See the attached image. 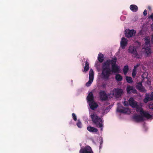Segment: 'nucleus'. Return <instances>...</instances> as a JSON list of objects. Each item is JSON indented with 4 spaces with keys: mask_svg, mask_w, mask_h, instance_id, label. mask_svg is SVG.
Returning a JSON list of instances; mask_svg holds the SVG:
<instances>
[{
    "mask_svg": "<svg viewBox=\"0 0 153 153\" xmlns=\"http://www.w3.org/2000/svg\"><path fill=\"white\" fill-rule=\"evenodd\" d=\"M106 70L104 69V68L102 69V75L104 79H108L111 74V72L114 73H118L120 71V68L117 64L112 65L111 69L110 67V71L108 72H106Z\"/></svg>",
    "mask_w": 153,
    "mask_h": 153,
    "instance_id": "nucleus-1",
    "label": "nucleus"
},
{
    "mask_svg": "<svg viewBox=\"0 0 153 153\" xmlns=\"http://www.w3.org/2000/svg\"><path fill=\"white\" fill-rule=\"evenodd\" d=\"M90 116L93 124L96 127L100 128L101 130L102 131L103 121L101 118L94 114H91Z\"/></svg>",
    "mask_w": 153,
    "mask_h": 153,
    "instance_id": "nucleus-2",
    "label": "nucleus"
},
{
    "mask_svg": "<svg viewBox=\"0 0 153 153\" xmlns=\"http://www.w3.org/2000/svg\"><path fill=\"white\" fill-rule=\"evenodd\" d=\"M117 59V58L115 57L113 58L111 60L108 59L107 60L102 63V69L104 68L105 70H106V72H108L110 70V64H111V65H116Z\"/></svg>",
    "mask_w": 153,
    "mask_h": 153,
    "instance_id": "nucleus-3",
    "label": "nucleus"
},
{
    "mask_svg": "<svg viewBox=\"0 0 153 153\" xmlns=\"http://www.w3.org/2000/svg\"><path fill=\"white\" fill-rule=\"evenodd\" d=\"M128 51L129 53H132L134 55V57L136 58L137 59L139 58V56L137 53L136 46L134 45L130 46L128 48Z\"/></svg>",
    "mask_w": 153,
    "mask_h": 153,
    "instance_id": "nucleus-4",
    "label": "nucleus"
},
{
    "mask_svg": "<svg viewBox=\"0 0 153 153\" xmlns=\"http://www.w3.org/2000/svg\"><path fill=\"white\" fill-rule=\"evenodd\" d=\"M128 102L130 105L132 107L136 108L137 109L140 108V106L137 104V102L135 101L133 98L130 97L128 100Z\"/></svg>",
    "mask_w": 153,
    "mask_h": 153,
    "instance_id": "nucleus-5",
    "label": "nucleus"
},
{
    "mask_svg": "<svg viewBox=\"0 0 153 153\" xmlns=\"http://www.w3.org/2000/svg\"><path fill=\"white\" fill-rule=\"evenodd\" d=\"M125 33L126 36L129 38L134 36L136 31L133 29L130 30L129 29H127L125 30Z\"/></svg>",
    "mask_w": 153,
    "mask_h": 153,
    "instance_id": "nucleus-6",
    "label": "nucleus"
},
{
    "mask_svg": "<svg viewBox=\"0 0 153 153\" xmlns=\"http://www.w3.org/2000/svg\"><path fill=\"white\" fill-rule=\"evenodd\" d=\"M79 152V153H94L91 148L89 146L81 148Z\"/></svg>",
    "mask_w": 153,
    "mask_h": 153,
    "instance_id": "nucleus-7",
    "label": "nucleus"
},
{
    "mask_svg": "<svg viewBox=\"0 0 153 153\" xmlns=\"http://www.w3.org/2000/svg\"><path fill=\"white\" fill-rule=\"evenodd\" d=\"M123 93V90L118 88H114L113 91V94L115 97H120Z\"/></svg>",
    "mask_w": 153,
    "mask_h": 153,
    "instance_id": "nucleus-8",
    "label": "nucleus"
},
{
    "mask_svg": "<svg viewBox=\"0 0 153 153\" xmlns=\"http://www.w3.org/2000/svg\"><path fill=\"white\" fill-rule=\"evenodd\" d=\"M136 87L140 92L145 93L146 91V90L145 89L144 87L143 86L142 82H140L137 83L136 84Z\"/></svg>",
    "mask_w": 153,
    "mask_h": 153,
    "instance_id": "nucleus-9",
    "label": "nucleus"
},
{
    "mask_svg": "<svg viewBox=\"0 0 153 153\" xmlns=\"http://www.w3.org/2000/svg\"><path fill=\"white\" fill-rule=\"evenodd\" d=\"M100 99L102 101H105L108 99V97L105 91H100L99 93Z\"/></svg>",
    "mask_w": 153,
    "mask_h": 153,
    "instance_id": "nucleus-10",
    "label": "nucleus"
},
{
    "mask_svg": "<svg viewBox=\"0 0 153 153\" xmlns=\"http://www.w3.org/2000/svg\"><path fill=\"white\" fill-rule=\"evenodd\" d=\"M122 109H118L117 111L119 112L125 114H129L131 113V111L128 108L123 107H122Z\"/></svg>",
    "mask_w": 153,
    "mask_h": 153,
    "instance_id": "nucleus-11",
    "label": "nucleus"
},
{
    "mask_svg": "<svg viewBox=\"0 0 153 153\" xmlns=\"http://www.w3.org/2000/svg\"><path fill=\"white\" fill-rule=\"evenodd\" d=\"M128 40L123 37L120 41V46L123 49H124L128 44Z\"/></svg>",
    "mask_w": 153,
    "mask_h": 153,
    "instance_id": "nucleus-12",
    "label": "nucleus"
},
{
    "mask_svg": "<svg viewBox=\"0 0 153 153\" xmlns=\"http://www.w3.org/2000/svg\"><path fill=\"white\" fill-rule=\"evenodd\" d=\"M153 100V92H152L151 94L149 95L146 94L144 99L143 101L145 103H147L148 101Z\"/></svg>",
    "mask_w": 153,
    "mask_h": 153,
    "instance_id": "nucleus-13",
    "label": "nucleus"
},
{
    "mask_svg": "<svg viewBox=\"0 0 153 153\" xmlns=\"http://www.w3.org/2000/svg\"><path fill=\"white\" fill-rule=\"evenodd\" d=\"M133 118L137 122H140L143 120V116L137 114L134 115L133 117Z\"/></svg>",
    "mask_w": 153,
    "mask_h": 153,
    "instance_id": "nucleus-14",
    "label": "nucleus"
},
{
    "mask_svg": "<svg viewBox=\"0 0 153 153\" xmlns=\"http://www.w3.org/2000/svg\"><path fill=\"white\" fill-rule=\"evenodd\" d=\"M89 106L90 108L92 110H94L98 107V105L94 101L89 102Z\"/></svg>",
    "mask_w": 153,
    "mask_h": 153,
    "instance_id": "nucleus-15",
    "label": "nucleus"
},
{
    "mask_svg": "<svg viewBox=\"0 0 153 153\" xmlns=\"http://www.w3.org/2000/svg\"><path fill=\"white\" fill-rule=\"evenodd\" d=\"M87 100L88 102H89L94 101V97L92 92L89 93L87 97Z\"/></svg>",
    "mask_w": 153,
    "mask_h": 153,
    "instance_id": "nucleus-16",
    "label": "nucleus"
},
{
    "mask_svg": "<svg viewBox=\"0 0 153 153\" xmlns=\"http://www.w3.org/2000/svg\"><path fill=\"white\" fill-rule=\"evenodd\" d=\"M87 129L90 132L92 133H97L98 131V130L97 128L90 126L87 127Z\"/></svg>",
    "mask_w": 153,
    "mask_h": 153,
    "instance_id": "nucleus-17",
    "label": "nucleus"
},
{
    "mask_svg": "<svg viewBox=\"0 0 153 153\" xmlns=\"http://www.w3.org/2000/svg\"><path fill=\"white\" fill-rule=\"evenodd\" d=\"M146 53V54L147 56H149L151 53V51L150 47L146 46L144 47Z\"/></svg>",
    "mask_w": 153,
    "mask_h": 153,
    "instance_id": "nucleus-18",
    "label": "nucleus"
},
{
    "mask_svg": "<svg viewBox=\"0 0 153 153\" xmlns=\"http://www.w3.org/2000/svg\"><path fill=\"white\" fill-rule=\"evenodd\" d=\"M130 9L133 12H137L138 10V7L135 5H131L130 6Z\"/></svg>",
    "mask_w": 153,
    "mask_h": 153,
    "instance_id": "nucleus-19",
    "label": "nucleus"
},
{
    "mask_svg": "<svg viewBox=\"0 0 153 153\" xmlns=\"http://www.w3.org/2000/svg\"><path fill=\"white\" fill-rule=\"evenodd\" d=\"M98 59L100 62H102L104 60L103 54L102 53H99L98 55Z\"/></svg>",
    "mask_w": 153,
    "mask_h": 153,
    "instance_id": "nucleus-20",
    "label": "nucleus"
},
{
    "mask_svg": "<svg viewBox=\"0 0 153 153\" xmlns=\"http://www.w3.org/2000/svg\"><path fill=\"white\" fill-rule=\"evenodd\" d=\"M150 39L149 38H146L145 39V44H144V46H149L150 47Z\"/></svg>",
    "mask_w": 153,
    "mask_h": 153,
    "instance_id": "nucleus-21",
    "label": "nucleus"
},
{
    "mask_svg": "<svg viewBox=\"0 0 153 153\" xmlns=\"http://www.w3.org/2000/svg\"><path fill=\"white\" fill-rule=\"evenodd\" d=\"M89 68V62L86 61L85 62V66L84 68V70L83 71V72H86L88 71Z\"/></svg>",
    "mask_w": 153,
    "mask_h": 153,
    "instance_id": "nucleus-22",
    "label": "nucleus"
},
{
    "mask_svg": "<svg viewBox=\"0 0 153 153\" xmlns=\"http://www.w3.org/2000/svg\"><path fill=\"white\" fill-rule=\"evenodd\" d=\"M143 116L148 119H150L152 117V115L147 112H146L145 113H143Z\"/></svg>",
    "mask_w": 153,
    "mask_h": 153,
    "instance_id": "nucleus-23",
    "label": "nucleus"
},
{
    "mask_svg": "<svg viewBox=\"0 0 153 153\" xmlns=\"http://www.w3.org/2000/svg\"><path fill=\"white\" fill-rule=\"evenodd\" d=\"M115 79L117 81H121L123 79L122 76L120 74H117L115 76Z\"/></svg>",
    "mask_w": 153,
    "mask_h": 153,
    "instance_id": "nucleus-24",
    "label": "nucleus"
},
{
    "mask_svg": "<svg viewBox=\"0 0 153 153\" xmlns=\"http://www.w3.org/2000/svg\"><path fill=\"white\" fill-rule=\"evenodd\" d=\"M129 68L128 66L127 65H125L124 66L123 69V71L124 74L126 75L127 73Z\"/></svg>",
    "mask_w": 153,
    "mask_h": 153,
    "instance_id": "nucleus-25",
    "label": "nucleus"
},
{
    "mask_svg": "<svg viewBox=\"0 0 153 153\" xmlns=\"http://www.w3.org/2000/svg\"><path fill=\"white\" fill-rule=\"evenodd\" d=\"M126 79L127 82L128 83H131L133 82L132 79L131 77L126 76Z\"/></svg>",
    "mask_w": 153,
    "mask_h": 153,
    "instance_id": "nucleus-26",
    "label": "nucleus"
},
{
    "mask_svg": "<svg viewBox=\"0 0 153 153\" xmlns=\"http://www.w3.org/2000/svg\"><path fill=\"white\" fill-rule=\"evenodd\" d=\"M133 88V87L132 86L130 85L127 86L126 89L127 93H130L131 90H132Z\"/></svg>",
    "mask_w": 153,
    "mask_h": 153,
    "instance_id": "nucleus-27",
    "label": "nucleus"
},
{
    "mask_svg": "<svg viewBox=\"0 0 153 153\" xmlns=\"http://www.w3.org/2000/svg\"><path fill=\"white\" fill-rule=\"evenodd\" d=\"M140 109H136V111H140V114H143V113H145V112L143 111V109L141 107H140Z\"/></svg>",
    "mask_w": 153,
    "mask_h": 153,
    "instance_id": "nucleus-28",
    "label": "nucleus"
},
{
    "mask_svg": "<svg viewBox=\"0 0 153 153\" xmlns=\"http://www.w3.org/2000/svg\"><path fill=\"white\" fill-rule=\"evenodd\" d=\"M137 74L136 70H135V69H133L132 71V76L133 78H134L136 74Z\"/></svg>",
    "mask_w": 153,
    "mask_h": 153,
    "instance_id": "nucleus-29",
    "label": "nucleus"
},
{
    "mask_svg": "<svg viewBox=\"0 0 153 153\" xmlns=\"http://www.w3.org/2000/svg\"><path fill=\"white\" fill-rule=\"evenodd\" d=\"M76 125H77V126L79 128H81L82 127V123L79 120H78V121L76 123Z\"/></svg>",
    "mask_w": 153,
    "mask_h": 153,
    "instance_id": "nucleus-30",
    "label": "nucleus"
},
{
    "mask_svg": "<svg viewBox=\"0 0 153 153\" xmlns=\"http://www.w3.org/2000/svg\"><path fill=\"white\" fill-rule=\"evenodd\" d=\"M94 73L93 70L92 69H90L89 71V76H94Z\"/></svg>",
    "mask_w": 153,
    "mask_h": 153,
    "instance_id": "nucleus-31",
    "label": "nucleus"
},
{
    "mask_svg": "<svg viewBox=\"0 0 153 153\" xmlns=\"http://www.w3.org/2000/svg\"><path fill=\"white\" fill-rule=\"evenodd\" d=\"M93 81L91 80H89L88 82L86 83V86L87 87H89L91 85Z\"/></svg>",
    "mask_w": 153,
    "mask_h": 153,
    "instance_id": "nucleus-32",
    "label": "nucleus"
},
{
    "mask_svg": "<svg viewBox=\"0 0 153 153\" xmlns=\"http://www.w3.org/2000/svg\"><path fill=\"white\" fill-rule=\"evenodd\" d=\"M72 116L74 120L75 121H76L77 120V117L76 114L74 113H73L72 114Z\"/></svg>",
    "mask_w": 153,
    "mask_h": 153,
    "instance_id": "nucleus-33",
    "label": "nucleus"
},
{
    "mask_svg": "<svg viewBox=\"0 0 153 153\" xmlns=\"http://www.w3.org/2000/svg\"><path fill=\"white\" fill-rule=\"evenodd\" d=\"M131 92H132L134 94L137 93V91L135 88L133 87L132 89V90H131V91L130 92V93Z\"/></svg>",
    "mask_w": 153,
    "mask_h": 153,
    "instance_id": "nucleus-34",
    "label": "nucleus"
},
{
    "mask_svg": "<svg viewBox=\"0 0 153 153\" xmlns=\"http://www.w3.org/2000/svg\"><path fill=\"white\" fill-rule=\"evenodd\" d=\"M94 76H89V80H91L92 81H93V79H94Z\"/></svg>",
    "mask_w": 153,
    "mask_h": 153,
    "instance_id": "nucleus-35",
    "label": "nucleus"
},
{
    "mask_svg": "<svg viewBox=\"0 0 153 153\" xmlns=\"http://www.w3.org/2000/svg\"><path fill=\"white\" fill-rule=\"evenodd\" d=\"M124 106H128V102L127 101H124L123 103Z\"/></svg>",
    "mask_w": 153,
    "mask_h": 153,
    "instance_id": "nucleus-36",
    "label": "nucleus"
},
{
    "mask_svg": "<svg viewBox=\"0 0 153 153\" xmlns=\"http://www.w3.org/2000/svg\"><path fill=\"white\" fill-rule=\"evenodd\" d=\"M143 14L144 16H146L147 15V12L146 10H145L143 12Z\"/></svg>",
    "mask_w": 153,
    "mask_h": 153,
    "instance_id": "nucleus-37",
    "label": "nucleus"
},
{
    "mask_svg": "<svg viewBox=\"0 0 153 153\" xmlns=\"http://www.w3.org/2000/svg\"><path fill=\"white\" fill-rule=\"evenodd\" d=\"M139 64H137L136 65H135L134 67V68L133 69H135V70H136V68L139 66Z\"/></svg>",
    "mask_w": 153,
    "mask_h": 153,
    "instance_id": "nucleus-38",
    "label": "nucleus"
},
{
    "mask_svg": "<svg viewBox=\"0 0 153 153\" xmlns=\"http://www.w3.org/2000/svg\"><path fill=\"white\" fill-rule=\"evenodd\" d=\"M149 19H151L152 20H153V13H152L150 16L149 17Z\"/></svg>",
    "mask_w": 153,
    "mask_h": 153,
    "instance_id": "nucleus-39",
    "label": "nucleus"
},
{
    "mask_svg": "<svg viewBox=\"0 0 153 153\" xmlns=\"http://www.w3.org/2000/svg\"><path fill=\"white\" fill-rule=\"evenodd\" d=\"M149 108L150 109L153 110V104L150 105L149 106Z\"/></svg>",
    "mask_w": 153,
    "mask_h": 153,
    "instance_id": "nucleus-40",
    "label": "nucleus"
},
{
    "mask_svg": "<svg viewBox=\"0 0 153 153\" xmlns=\"http://www.w3.org/2000/svg\"><path fill=\"white\" fill-rule=\"evenodd\" d=\"M147 84L148 85H151V82L150 81H149V80L148 79H147Z\"/></svg>",
    "mask_w": 153,
    "mask_h": 153,
    "instance_id": "nucleus-41",
    "label": "nucleus"
},
{
    "mask_svg": "<svg viewBox=\"0 0 153 153\" xmlns=\"http://www.w3.org/2000/svg\"><path fill=\"white\" fill-rule=\"evenodd\" d=\"M106 86V84L105 83H103L102 85V87L105 88Z\"/></svg>",
    "mask_w": 153,
    "mask_h": 153,
    "instance_id": "nucleus-42",
    "label": "nucleus"
},
{
    "mask_svg": "<svg viewBox=\"0 0 153 153\" xmlns=\"http://www.w3.org/2000/svg\"><path fill=\"white\" fill-rule=\"evenodd\" d=\"M148 9L150 11L151 10V8L150 6H149L148 7Z\"/></svg>",
    "mask_w": 153,
    "mask_h": 153,
    "instance_id": "nucleus-43",
    "label": "nucleus"
},
{
    "mask_svg": "<svg viewBox=\"0 0 153 153\" xmlns=\"http://www.w3.org/2000/svg\"><path fill=\"white\" fill-rule=\"evenodd\" d=\"M151 41H152V42L153 44V35H152V37L151 39Z\"/></svg>",
    "mask_w": 153,
    "mask_h": 153,
    "instance_id": "nucleus-44",
    "label": "nucleus"
},
{
    "mask_svg": "<svg viewBox=\"0 0 153 153\" xmlns=\"http://www.w3.org/2000/svg\"><path fill=\"white\" fill-rule=\"evenodd\" d=\"M102 146V145H100V147H99V149L100 150V149H101Z\"/></svg>",
    "mask_w": 153,
    "mask_h": 153,
    "instance_id": "nucleus-45",
    "label": "nucleus"
},
{
    "mask_svg": "<svg viewBox=\"0 0 153 153\" xmlns=\"http://www.w3.org/2000/svg\"><path fill=\"white\" fill-rule=\"evenodd\" d=\"M102 143H103V141H101L100 142V145H102Z\"/></svg>",
    "mask_w": 153,
    "mask_h": 153,
    "instance_id": "nucleus-46",
    "label": "nucleus"
}]
</instances>
